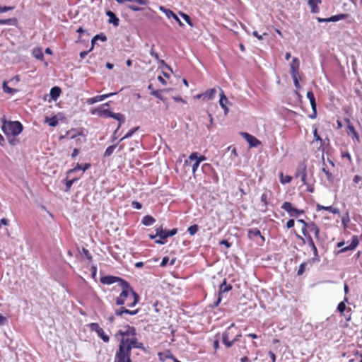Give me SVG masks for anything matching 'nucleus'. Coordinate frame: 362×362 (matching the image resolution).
<instances>
[{"mask_svg":"<svg viewBox=\"0 0 362 362\" xmlns=\"http://www.w3.org/2000/svg\"><path fill=\"white\" fill-rule=\"evenodd\" d=\"M136 335V329L134 327L127 325L123 329H119L115 336L116 337L121 336L119 339V344L121 345H122L123 342L124 346L128 345L130 347L144 349L143 344L138 341Z\"/></svg>","mask_w":362,"mask_h":362,"instance_id":"obj_1","label":"nucleus"},{"mask_svg":"<svg viewBox=\"0 0 362 362\" xmlns=\"http://www.w3.org/2000/svg\"><path fill=\"white\" fill-rule=\"evenodd\" d=\"M23 129V127L18 121H5L3 122L2 130L8 137L20 134Z\"/></svg>","mask_w":362,"mask_h":362,"instance_id":"obj_2","label":"nucleus"},{"mask_svg":"<svg viewBox=\"0 0 362 362\" xmlns=\"http://www.w3.org/2000/svg\"><path fill=\"white\" fill-rule=\"evenodd\" d=\"M133 347L128 345L119 344V349L115 353L114 362H132L130 356Z\"/></svg>","mask_w":362,"mask_h":362,"instance_id":"obj_3","label":"nucleus"},{"mask_svg":"<svg viewBox=\"0 0 362 362\" xmlns=\"http://www.w3.org/2000/svg\"><path fill=\"white\" fill-rule=\"evenodd\" d=\"M122 288L120 295L116 298V304L117 305H122L125 303L127 298H131L132 291H134L129 284L126 281H122V284L119 286Z\"/></svg>","mask_w":362,"mask_h":362,"instance_id":"obj_4","label":"nucleus"},{"mask_svg":"<svg viewBox=\"0 0 362 362\" xmlns=\"http://www.w3.org/2000/svg\"><path fill=\"white\" fill-rule=\"evenodd\" d=\"M234 329H236L237 327L234 323H232L222 334V342L227 348H230L233 345Z\"/></svg>","mask_w":362,"mask_h":362,"instance_id":"obj_5","label":"nucleus"},{"mask_svg":"<svg viewBox=\"0 0 362 362\" xmlns=\"http://www.w3.org/2000/svg\"><path fill=\"white\" fill-rule=\"evenodd\" d=\"M89 327L92 331L97 332L98 335L102 339L104 342H108L110 337L105 333L104 330L100 327L99 325L95 322L90 323Z\"/></svg>","mask_w":362,"mask_h":362,"instance_id":"obj_6","label":"nucleus"},{"mask_svg":"<svg viewBox=\"0 0 362 362\" xmlns=\"http://www.w3.org/2000/svg\"><path fill=\"white\" fill-rule=\"evenodd\" d=\"M308 245H310L313 252V257L311 259L308 260V262H310V264L319 262L320 261V258L318 255V251L313 240L312 237L310 235H308Z\"/></svg>","mask_w":362,"mask_h":362,"instance_id":"obj_7","label":"nucleus"},{"mask_svg":"<svg viewBox=\"0 0 362 362\" xmlns=\"http://www.w3.org/2000/svg\"><path fill=\"white\" fill-rule=\"evenodd\" d=\"M122 281H126L125 280L113 276H105L100 278V282L103 284L110 285L115 282H119V284H122Z\"/></svg>","mask_w":362,"mask_h":362,"instance_id":"obj_8","label":"nucleus"},{"mask_svg":"<svg viewBox=\"0 0 362 362\" xmlns=\"http://www.w3.org/2000/svg\"><path fill=\"white\" fill-rule=\"evenodd\" d=\"M108 105H109V103H106L103 104L102 105V107H98L95 110V113H97L98 115L100 117H105V118L111 117V114L112 112H111L108 109H105L103 107L104 106H108Z\"/></svg>","mask_w":362,"mask_h":362,"instance_id":"obj_9","label":"nucleus"},{"mask_svg":"<svg viewBox=\"0 0 362 362\" xmlns=\"http://www.w3.org/2000/svg\"><path fill=\"white\" fill-rule=\"evenodd\" d=\"M160 10L161 11H163L165 15L166 16L170 18H174L177 23L178 24L180 25V26H183L184 24L182 23V22L179 19V18L177 16V15L175 13H174L170 9H168V8H165V7L163 6H160Z\"/></svg>","mask_w":362,"mask_h":362,"instance_id":"obj_10","label":"nucleus"},{"mask_svg":"<svg viewBox=\"0 0 362 362\" xmlns=\"http://www.w3.org/2000/svg\"><path fill=\"white\" fill-rule=\"evenodd\" d=\"M115 94H116V93H110L108 94L97 95L95 97L88 98L87 100V103L89 105H93L97 102L102 101V100H103L113 95H115Z\"/></svg>","mask_w":362,"mask_h":362,"instance_id":"obj_11","label":"nucleus"},{"mask_svg":"<svg viewBox=\"0 0 362 362\" xmlns=\"http://www.w3.org/2000/svg\"><path fill=\"white\" fill-rule=\"evenodd\" d=\"M359 242L356 236H354L352 238L351 243L346 247H342L339 251V253L345 252L348 250H354L358 245Z\"/></svg>","mask_w":362,"mask_h":362,"instance_id":"obj_12","label":"nucleus"},{"mask_svg":"<svg viewBox=\"0 0 362 362\" xmlns=\"http://www.w3.org/2000/svg\"><path fill=\"white\" fill-rule=\"evenodd\" d=\"M242 135L245 139V140L248 142V144H250V146L255 147V146H257V144H259V141L257 140V139H256L254 136H252L248 133L243 132V133H242Z\"/></svg>","mask_w":362,"mask_h":362,"instance_id":"obj_13","label":"nucleus"},{"mask_svg":"<svg viewBox=\"0 0 362 362\" xmlns=\"http://www.w3.org/2000/svg\"><path fill=\"white\" fill-rule=\"evenodd\" d=\"M291 75H299V61L298 58L293 57L290 64Z\"/></svg>","mask_w":362,"mask_h":362,"instance_id":"obj_14","label":"nucleus"},{"mask_svg":"<svg viewBox=\"0 0 362 362\" xmlns=\"http://www.w3.org/2000/svg\"><path fill=\"white\" fill-rule=\"evenodd\" d=\"M106 15L108 16V23L112 24L114 26L117 27L119 24V19L117 17L114 12L111 11H106Z\"/></svg>","mask_w":362,"mask_h":362,"instance_id":"obj_15","label":"nucleus"},{"mask_svg":"<svg viewBox=\"0 0 362 362\" xmlns=\"http://www.w3.org/2000/svg\"><path fill=\"white\" fill-rule=\"evenodd\" d=\"M227 103H228V98L224 95L223 91L221 90V93L220 94L219 104H220L221 107L223 109L225 115H226L228 112V108L226 106Z\"/></svg>","mask_w":362,"mask_h":362,"instance_id":"obj_16","label":"nucleus"},{"mask_svg":"<svg viewBox=\"0 0 362 362\" xmlns=\"http://www.w3.org/2000/svg\"><path fill=\"white\" fill-rule=\"evenodd\" d=\"M111 118H113L119 122L117 129L115 130V132L114 133V135H115L117 133L119 128L121 127V124L125 122V117L124 115H122L121 113L112 112Z\"/></svg>","mask_w":362,"mask_h":362,"instance_id":"obj_17","label":"nucleus"},{"mask_svg":"<svg viewBox=\"0 0 362 362\" xmlns=\"http://www.w3.org/2000/svg\"><path fill=\"white\" fill-rule=\"evenodd\" d=\"M247 236L250 239H253L257 237H260L262 240H264V236L261 235L260 230L257 228H251L247 231Z\"/></svg>","mask_w":362,"mask_h":362,"instance_id":"obj_18","label":"nucleus"},{"mask_svg":"<svg viewBox=\"0 0 362 362\" xmlns=\"http://www.w3.org/2000/svg\"><path fill=\"white\" fill-rule=\"evenodd\" d=\"M316 208H317V211L326 210V211H328L334 214H339L340 212V211L338 208H334L332 206H324L322 205H320V204H317L316 205Z\"/></svg>","mask_w":362,"mask_h":362,"instance_id":"obj_19","label":"nucleus"},{"mask_svg":"<svg viewBox=\"0 0 362 362\" xmlns=\"http://www.w3.org/2000/svg\"><path fill=\"white\" fill-rule=\"evenodd\" d=\"M302 176H307L306 165L305 163L298 165L297 171L296 173V177L301 178Z\"/></svg>","mask_w":362,"mask_h":362,"instance_id":"obj_20","label":"nucleus"},{"mask_svg":"<svg viewBox=\"0 0 362 362\" xmlns=\"http://www.w3.org/2000/svg\"><path fill=\"white\" fill-rule=\"evenodd\" d=\"M61 93V88L58 86H54L51 88L49 95L52 100H57Z\"/></svg>","mask_w":362,"mask_h":362,"instance_id":"obj_21","label":"nucleus"},{"mask_svg":"<svg viewBox=\"0 0 362 362\" xmlns=\"http://www.w3.org/2000/svg\"><path fill=\"white\" fill-rule=\"evenodd\" d=\"M281 208L286 211L289 214L290 216H294L296 208L293 207L291 203L286 202L282 204Z\"/></svg>","mask_w":362,"mask_h":362,"instance_id":"obj_22","label":"nucleus"},{"mask_svg":"<svg viewBox=\"0 0 362 362\" xmlns=\"http://www.w3.org/2000/svg\"><path fill=\"white\" fill-rule=\"evenodd\" d=\"M321 3V0H308V5L311 8L312 13H317L319 11L318 4Z\"/></svg>","mask_w":362,"mask_h":362,"instance_id":"obj_23","label":"nucleus"},{"mask_svg":"<svg viewBox=\"0 0 362 362\" xmlns=\"http://www.w3.org/2000/svg\"><path fill=\"white\" fill-rule=\"evenodd\" d=\"M269 193L271 194L272 192H264L261 197H260V199H261V202L264 204L263 206H264V209H262V211H266L267 209V206L269 204Z\"/></svg>","mask_w":362,"mask_h":362,"instance_id":"obj_24","label":"nucleus"},{"mask_svg":"<svg viewBox=\"0 0 362 362\" xmlns=\"http://www.w3.org/2000/svg\"><path fill=\"white\" fill-rule=\"evenodd\" d=\"M232 289V286L230 284H228L226 282V280L224 279L223 283L219 286V293L221 294L222 293H226Z\"/></svg>","mask_w":362,"mask_h":362,"instance_id":"obj_25","label":"nucleus"},{"mask_svg":"<svg viewBox=\"0 0 362 362\" xmlns=\"http://www.w3.org/2000/svg\"><path fill=\"white\" fill-rule=\"evenodd\" d=\"M308 228L310 232L314 233L315 237L316 238H319L320 229L315 223H313V222L310 223Z\"/></svg>","mask_w":362,"mask_h":362,"instance_id":"obj_26","label":"nucleus"},{"mask_svg":"<svg viewBox=\"0 0 362 362\" xmlns=\"http://www.w3.org/2000/svg\"><path fill=\"white\" fill-rule=\"evenodd\" d=\"M155 218L149 215L145 216L141 221L142 223L146 226L153 225L155 223Z\"/></svg>","mask_w":362,"mask_h":362,"instance_id":"obj_27","label":"nucleus"},{"mask_svg":"<svg viewBox=\"0 0 362 362\" xmlns=\"http://www.w3.org/2000/svg\"><path fill=\"white\" fill-rule=\"evenodd\" d=\"M33 55L37 59H39V60H41V61H42L44 59V54L42 53V50L40 47L35 48L33 50Z\"/></svg>","mask_w":362,"mask_h":362,"instance_id":"obj_28","label":"nucleus"},{"mask_svg":"<svg viewBox=\"0 0 362 362\" xmlns=\"http://www.w3.org/2000/svg\"><path fill=\"white\" fill-rule=\"evenodd\" d=\"M156 235H158L161 239H166L168 238L167 230L163 228L162 226H160L156 229Z\"/></svg>","mask_w":362,"mask_h":362,"instance_id":"obj_29","label":"nucleus"},{"mask_svg":"<svg viewBox=\"0 0 362 362\" xmlns=\"http://www.w3.org/2000/svg\"><path fill=\"white\" fill-rule=\"evenodd\" d=\"M131 298H133V300H132V302L127 303V306L132 308V307H134L138 303L139 300V296L135 291H132Z\"/></svg>","mask_w":362,"mask_h":362,"instance_id":"obj_30","label":"nucleus"},{"mask_svg":"<svg viewBox=\"0 0 362 362\" xmlns=\"http://www.w3.org/2000/svg\"><path fill=\"white\" fill-rule=\"evenodd\" d=\"M189 159L191 160L199 161V163L200 164L201 162H202V161L206 160V157L204 156H201L198 157L197 156V152H194V153H192L189 155Z\"/></svg>","mask_w":362,"mask_h":362,"instance_id":"obj_31","label":"nucleus"},{"mask_svg":"<svg viewBox=\"0 0 362 362\" xmlns=\"http://www.w3.org/2000/svg\"><path fill=\"white\" fill-rule=\"evenodd\" d=\"M2 88L5 93H8L10 95H13V93H15L18 91L16 89H14V88H12L11 87L8 86L6 81L3 82Z\"/></svg>","mask_w":362,"mask_h":362,"instance_id":"obj_32","label":"nucleus"},{"mask_svg":"<svg viewBox=\"0 0 362 362\" xmlns=\"http://www.w3.org/2000/svg\"><path fill=\"white\" fill-rule=\"evenodd\" d=\"M347 16L348 15L345 14V13H341V14H338V15L332 16L329 18V22H337V21H339L340 20H344V19L346 18Z\"/></svg>","mask_w":362,"mask_h":362,"instance_id":"obj_33","label":"nucleus"},{"mask_svg":"<svg viewBox=\"0 0 362 362\" xmlns=\"http://www.w3.org/2000/svg\"><path fill=\"white\" fill-rule=\"evenodd\" d=\"M215 94H216V89H214V88L209 89L205 93H204V98L207 99V100L212 99L214 97Z\"/></svg>","mask_w":362,"mask_h":362,"instance_id":"obj_34","label":"nucleus"},{"mask_svg":"<svg viewBox=\"0 0 362 362\" xmlns=\"http://www.w3.org/2000/svg\"><path fill=\"white\" fill-rule=\"evenodd\" d=\"M312 110H313V114L310 115V117L312 119H315L317 117V104L315 102V99H313L311 101H310Z\"/></svg>","mask_w":362,"mask_h":362,"instance_id":"obj_35","label":"nucleus"},{"mask_svg":"<svg viewBox=\"0 0 362 362\" xmlns=\"http://www.w3.org/2000/svg\"><path fill=\"white\" fill-rule=\"evenodd\" d=\"M126 1L136 2L139 5H147L148 3V0H117V2L119 4H123Z\"/></svg>","mask_w":362,"mask_h":362,"instance_id":"obj_36","label":"nucleus"},{"mask_svg":"<svg viewBox=\"0 0 362 362\" xmlns=\"http://www.w3.org/2000/svg\"><path fill=\"white\" fill-rule=\"evenodd\" d=\"M117 144H113L112 146H108L104 153V157L110 156L112 154V153H113L114 150L115 149V148L117 147Z\"/></svg>","mask_w":362,"mask_h":362,"instance_id":"obj_37","label":"nucleus"},{"mask_svg":"<svg viewBox=\"0 0 362 362\" xmlns=\"http://www.w3.org/2000/svg\"><path fill=\"white\" fill-rule=\"evenodd\" d=\"M16 23V18L0 20V25H13Z\"/></svg>","mask_w":362,"mask_h":362,"instance_id":"obj_38","label":"nucleus"},{"mask_svg":"<svg viewBox=\"0 0 362 362\" xmlns=\"http://www.w3.org/2000/svg\"><path fill=\"white\" fill-rule=\"evenodd\" d=\"M139 127H134L132 129L129 130L120 140L119 141L124 140V139H128L129 137H131L134 133H135L138 129H139Z\"/></svg>","mask_w":362,"mask_h":362,"instance_id":"obj_39","label":"nucleus"},{"mask_svg":"<svg viewBox=\"0 0 362 362\" xmlns=\"http://www.w3.org/2000/svg\"><path fill=\"white\" fill-rule=\"evenodd\" d=\"M199 230V226L197 224H194V225H192L191 226H189L187 229V231L188 233L191 235H194V234L197 233V232Z\"/></svg>","mask_w":362,"mask_h":362,"instance_id":"obj_40","label":"nucleus"},{"mask_svg":"<svg viewBox=\"0 0 362 362\" xmlns=\"http://www.w3.org/2000/svg\"><path fill=\"white\" fill-rule=\"evenodd\" d=\"M291 177L290 176H284L283 173L280 174V182L282 184H287L289 183L291 181Z\"/></svg>","mask_w":362,"mask_h":362,"instance_id":"obj_41","label":"nucleus"},{"mask_svg":"<svg viewBox=\"0 0 362 362\" xmlns=\"http://www.w3.org/2000/svg\"><path fill=\"white\" fill-rule=\"evenodd\" d=\"M347 300H348L347 298H344V300L339 303V305L337 306V310L341 313H342L346 310L345 301H347Z\"/></svg>","mask_w":362,"mask_h":362,"instance_id":"obj_42","label":"nucleus"},{"mask_svg":"<svg viewBox=\"0 0 362 362\" xmlns=\"http://www.w3.org/2000/svg\"><path fill=\"white\" fill-rule=\"evenodd\" d=\"M308 263H310V262H303L302 264H300V265L299 266L298 270L297 272V274L298 276H300V275H302L304 273L305 269V267H306Z\"/></svg>","mask_w":362,"mask_h":362,"instance_id":"obj_43","label":"nucleus"},{"mask_svg":"<svg viewBox=\"0 0 362 362\" xmlns=\"http://www.w3.org/2000/svg\"><path fill=\"white\" fill-rule=\"evenodd\" d=\"M322 172L325 174L327 180L329 182H332L333 181L334 176L332 175V174L329 170H327L325 168H322Z\"/></svg>","mask_w":362,"mask_h":362,"instance_id":"obj_44","label":"nucleus"},{"mask_svg":"<svg viewBox=\"0 0 362 362\" xmlns=\"http://www.w3.org/2000/svg\"><path fill=\"white\" fill-rule=\"evenodd\" d=\"M180 14L183 18V19L187 22V24H189L191 26L192 25L191 18L188 15H187L184 13H182V12L180 13Z\"/></svg>","mask_w":362,"mask_h":362,"instance_id":"obj_45","label":"nucleus"},{"mask_svg":"<svg viewBox=\"0 0 362 362\" xmlns=\"http://www.w3.org/2000/svg\"><path fill=\"white\" fill-rule=\"evenodd\" d=\"M95 40H100L102 42H105V41H107V37L105 34L100 33V34L95 35Z\"/></svg>","mask_w":362,"mask_h":362,"instance_id":"obj_46","label":"nucleus"},{"mask_svg":"<svg viewBox=\"0 0 362 362\" xmlns=\"http://www.w3.org/2000/svg\"><path fill=\"white\" fill-rule=\"evenodd\" d=\"M294 86L296 88H300V84L298 81L299 75H291Z\"/></svg>","mask_w":362,"mask_h":362,"instance_id":"obj_47","label":"nucleus"},{"mask_svg":"<svg viewBox=\"0 0 362 362\" xmlns=\"http://www.w3.org/2000/svg\"><path fill=\"white\" fill-rule=\"evenodd\" d=\"M151 95H154L155 97H156L157 98L161 100H164V98L162 96V95L160 94V90H153L151 91Z\"/></svg>","mask_w":362,"mask_h":362,"instance_id":"obj_48","label":"nucleus"},{"mask_svg":"<svg viewBox=\"0 0 362 362\" xmlns=\"http://www.w3.org/2000/svg\"><path fill=\"white\" fill-rule=\"evenodd\" d=\"M123 312L125 314L134 315L138 313L139 310L136 309V310H128V309L125 308L124 307H123Z\"/></svg>","mask_w":362,"mask_h":362,"instance_id":"obj_49","label":"nucleus"},{"mask_svg":"<svg viewBox=\"0 0 362 362\" xmlns=\"http://www.w3.org/2000/svg\"><path fill=\"white\" fill-rule=\"evenodd\" d=\"M48 123L51 127H56L58 124V121L56 117H52L48 120Z\"/></svg>","mask_w":362,"mask_h":362,"instance_id":"obj_50","label":"nucleus"},{"mask_svg":"<svg viewBox=\"0 0 362 362\" xmlns=\"http://www.w3.org/2000/svg\"><path fill=\"white\" fill-rule=\"evenodd\" d=\"M252 35L257 37L259 40H262L263 39V35H267V33H263V35H259L257 30L252 32Z\"/></svg>","mask_w":362,"mask_h":362,"instance_id":"obj_51","label":"nucleus"},{"mask_svg":"<svg viewBox=\"0 0 362 362\" xmlns=\"http://www.w3.org/2000/svg\"><path fill=\"white\" fill-rule=\"evenodd\" d=\"M362 181V177L358 175H356L353 178V182L356 185V184H358L360 182Z\"/></svg>","mask_w":362,"mask_h":362,"instance_id":"obj_52","label":"nucleus"},{"mask_svg":"<svg viewBox=\"0 0 362 362\" xmlns=\"http://www.w3.org/2000/svg\"><path fill=\"white\" fill-rule=\"evenodd\" d=\"M168 262H169V257H164L162 259V261L160 262V267H165L168 264Z\"/></svg>","mask_w":362,"mask_h":362,"instance_id":"obj_53","label":"nucleus"},{"mask_svg":"<svg viewBox=\"0 0 362 362\" xmlns=\"http://www.w3.org/2000/svg\"><path fill=\"white\" fill-rule=\"evenodd\" d=\"M153 47H154V45H153L151 47V49L150 51V54L153 57H154L156 59L158 60V59H159L158 54L157 52H154Z\"/></svg>","mask_w":362,"mask_h":362,"instance_id":"obj_54","label":"nucleus"},{"mask_svg":"<svg viewBox=\"0 0 362 362\" xmlns=\"http://www.w3.org/2000/svg\"><path fill=\"white\" fill-rule=\"evenodd\" d=\"M177 233V228H173L172 230H167L168 238L175 235Z\"/></svg>","mask_w":362,"mask_h":362,"instance_id":"obj_55","label":"nucleus"},{"mask_svg":"<svg viewBox=\"0 0 362 362\" xmlns=\"http://www.w3.org/2000/svg\"><path fill=\"white\" fill-rule=\"evenodd\" d=\"M78 170H83V168L81 164L77 163L76 166L74 168L69 170L68 173H71Z\"/></svg>","mask_w":362,"mask_h":362,"instance_id":"obj_56","label":"nucleus"},{"mask_svg":"<svg viewBox=\"0 0 362 362\" xmlns=\"http://www.w3.org/2000/svg\"><path fill=\"white\" fill-rule=\"evenodd\" d=\"M132 206L136 209H141L142 207L141 204L138 202H133Z\"/></svg>","mask_w":362,"mask_h":362,"instance_id":"obj_57","label":"nucleus"},{"mask_svg":"<svg viewBox=\"0 0 362 362\" xmlns=\"http://www.w3.org/2000/svg\"><path fill=\"white\" fill-rule=\"evenodd\" d=\"M8 142L10 143L11 145L15 146L19 143V140L16 138H13V139L8 138Z\"/></svg>","mask_w":362,"mask_h":362,"instance_id":"obj_58","label":"nucleus"},{"mask_svg":"<svg viewBox=\"0 0 362 362\" xmlns=\"http://www.w3.org/2000/svg\"><path fill=\"white\" fill-rule=\"evenodd\" d=\"M11 9H13L12 7L0 6V13L7 12Z\"/></svg>","mask_w":362,"mask_h":362,"instance_id":"obj_59","label":"nucleus"},{"mask_svg":"<svg viewBox=\"0 0 362 362\" xmlns=\"http://www.w3.org/2000/svg\"><path fill=\"white\" fill-rule=\"evenodd\" d=\"M347 129H348V130H347V134H348L349 135L352 134L356 131V129H355L354 127L352 124H351V125H350V126H349V127H347Z\"/></svg>","mask_w":362,"mask_h":362,"instance_id":"obj_60","label":"nucleus"},{"mask_svg":"<svg viewBox=\"0 0 362 362\" xmlns=\"http://www.w3.org/2000/svg\"><path fill=\"white\" fill-rule=\"evenodd\" d=\"M199 166V161H196L194 163V164L192 165V173L194 174L195 172L197 171L198 167Z\"/></svg>","mask_w":362,"mask_h":362,"instance_id":"obj_61","label":"nucleus"},{"mask_svg":"<svg viewBox=\"0 0 362 362\" xmlns=\"http://www.w3.org/2000/svg\"><path fill=\"white\" fill-rule=\"evenodd\" d=\"M128 8L132 11H141V8L139 7V6H134V5H129L128 6Z\"/></svg>","mask_w":362,"mask_h":362,"instance_id":"obj_62","label":"nucleus"},{"mask_svg":"<svg viewBox=\"0 0 362 362\" xmlns=\"http://www.w3.org/2000/svg\"><path fill=\"white\" fill-rule=\"evenodd\" d=\"M294 226V220L293 219H289L286 223V227L288 228H291Z\"/></svg>","mask_w":362,"mask_h":362,"instance_id":"obj_63","label":"nucleus"},{"mask_svg":"<svg viewBox=\"0 0 362 362\" xmlns=\"http://www.w3.org/2000/svg\"><path fill=\"white\" fill-rule=\"evenodd\" d=\"M220 244L221 245H224L226 247H230L231 246V243H229L228 240H222L221 242H220Z\"/></svg>","mask_w":362,"mask_h":362,"instance_id":"obj_64","label":"nucleus"}]
</instances>
